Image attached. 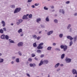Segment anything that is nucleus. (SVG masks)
I'll return each mask as SVG.
<instances>
[{"mask_svg":"<svg viewBox=\"0 0 77 77\" xmlns=\"http://www.w3.org/2000/svg\"><path fill=\"white\" fill-rule=\"evenodd\" d=\"M21 9V8H17L15 10L14 13H17L20 12Z\"/></svg>","mask_w":77,"mask_h":77,"instance_id":"nucleus-3","label":"nucleus"},{"mask_svg":"<svg viewBox=\"0 0 77 77\" xmlns=\"http://www.w3.org/2000/svg\"><path fill=\"white\" fill-rule=\"evenodd\" d=\"M31 55H32V57H34L35 56V55L34 54H31Z\"/></svg>","mask_w":77,"mask_h":77,"instance_id":"nucleus-28","label":"nucleus"},{"mask_svg":"<svg viewBox=\"0 0 77 77\" xmlns=\"http://www.w3.org/2000/svg\"><path fill=\"white\" fill-rule=\"evenodd\" d=\"M16 61L17 63H19V59L18 58H17L16 60Z\"/></svg>","mask_w":77,"mask_h":77,"instance_id":"nucleus-33","label":"nucleus"},{"mask_svg":"<svg viewBox=\"0 0 77 77\" xmlns=\"http://www.w3.org/2000/svg\"><path fill=\"white\" fill-rule=\"evenodd\" d=\"M26 75L27 76L29 77H30V75H29V74L28 73H26Z\"/></svg>","mask_w":77,"mask_h":77,"instance_id":"nucleus-40","label":"nucleus"},{"mask_svg":"<svg viewBox=\"0 0 77 77\" xmlns=\"http://www.w3.org/2000/svg\"><path fill=\"white\" fill-rule=\"evenodd\" d=\"M71 26V25L70 24H69V26H68L67 27L68 29H69V28H70V27Z\"/></svg>","mask_w":77,"mask_h":77,"instance_id":"nucleus-39","label":"nucleus"},{"mask_svg":"<svg viewBox=\"0 0 77 77\" xmlns=\"http://www.w3.org/2000/svg\"><path fill=\"white\" fill-rule=\"evenodd\" d=\"M32 15L31 14H30L29 16V17L30 18H32Z\"/></svg>","mask_w":77,"mask_h":77,"instance_id":"nucleus-25","label":"nucleus"},{"mask_svg":"<svg viewBox=\"0 0 77 77\" xmlns=\"http://www.w3.org/2000/svg\"><path fill=\"white\" fill-rule=\"evenodd\" d=\"M46 20L47 21H49V19L48 18V17H47L46 19Z\"/></svg>","mask_w":77,"mask_h":77,"instance_id":"nucleus-21","label":"nucleus"},{"mask_svg":"<svg viewBox=\"0 0 77 77\" xmlns=\"http://www.w3.org/2000/svg\"><path fill=\"white\" fill-rule=\"evenodd\" d=\"M11 8H15V6L14 5H11Z\"/></svg>","mask_w":77,"mask_h":77,"instance_id":"nucleus-42","label":"nucleus"},{"mask_svg":"<svg viewBox=\"0 0 77 77\" xmlns=\"http://www.w3.org/2000/svg\"><path fill=\"white\" fill-rule=\"evenodd\" d=\"M1 23L2 24V26L3 27L5 26V25H6V23H5V21H2L1 22Z\"/></svg>","mask_w":77,"mask_h":77,"instance_id":"nucleus-8","label":"nucleus"},{"mask_svg":"<svg viewBox=\"0 0 77 77\" xmlns=\"http://www.w3.org/2000/svg\"><path fill=\"white\" fill-rule=\"evenodd\" d=\"M22 32V29H20L18 30V32L19 33H21Z\"/></svg>","mask_w":77,"mask_h":77,"instance_id":"nucleus-12","label":"nucleus"},{"mask_svg":"<svg viewBox=\"0 0 77 77\" xmlns=\"http://www.w3.org/2000/svg\"><path fill=\"white\" fill-rule=\"evenodd\" d=\"M51 7L52 9L54 8V7L53 6H52Z\"/></svg>","mask_w":77,"mask_h":77,"instance_id":"nucleus-55","label":"nucleus"},{"mask_svg":"<svg viewBox=\"0 0 77 77\" xmlns=\"http://www.w3.org/2000/svg\"><path fill=\"white\" fill-rule=\"evenodd\" d=\"M59 65H60V63H58L56 64V65L55 66V68H57V67H58V66H59Z\"/></svg>","mask_w":77,"mask_h":77,"instance_id":"nucleus-19","label":"nucleus"},{"mask_svg":"<svg viewBox=\"0 0 77 77\" xmlns=\"http://www.w3.org/2000/svg\"><path fill=\"white\" fill-rule=\"evenodd\" d=\"M11 63L12 64H13L14 63V62H13V61L11 62Z\"/></svg>","mask_w":77,"mask_h":77,"instance_id":"nucleus-59","label":"nucleus"},{"mask_svg":"<svg viewBox=\"0 0 77 77\" xmlns=\"http://www.w3.org/2000/svg\"><path fill=\"white\" fill-rule=\"evenodd\" d=\"M3 59H0V63H3Z\"/></svg>","mask_w":77,"mask_h":77,"instance_id":"nucleus-35","label":"nucleus"},{"mask_svg":"<svg viewBox=\"0 0 77 77\" xmlns=\"http://www.w3.org/2000/svg\"><path fill=\"white\" fill-rule=\"evenodd\" d=\"M67 38L68 39H69L70 40V41H72V39H73V38H72L71 36H68L67 37Z\"/></svg>","mask_w":77,"mask_h":77,"instance_id":"nucleus-5","label":"nucleus"},{"mask_svg":"<svg viewBox=\"0 0 77 77\" xmlns=\"http://www.w3.org/2000/svg\"><path fill=\"white\" fill-rule=\"evenodd\" d=\"M65 56V54H63L61 56V58L62 59H63Z\"/></svg>","mask_w":77,"mask_h":77,"instance_id":"nucleus-18","label":"nucleus"},{"mask_svg":"<svg viewBox=\"0 0 77 77\" xmlns=\"http://www.w3.org/2000/svg\"><path fill=\"white\" fill-rule=\"evenodd\" d=\"M41 32H42V31H39V34L41 33Z\"/></svg>","mask_w":77,"mask_h":77,"instance_id":"nucleus-58","label":"nucleus"},{"mask_svg":"<svg viewBox=\"0 0 77 77\" xmlns=\"http://www.w3.org/2000/svg\"><path fill=\"white\" fill-rule=\"evenodd\" d=\"M23 45V43L22 42H19L18 44V47H21Z\"/></svg>","mask_w":77,"mask_h":77,"instance_id":"nucleus-7","label":"nucleus"},{"mask_svg":"<svg viewBox=\"0 0 77 77\" xmlns=\"http://www.w3.org/2000/svg\"><path fill=\"white\" fill-rule=\"evenodd\" d=\"M44 8L45 10H48V8H46L45 6L44 7Z\"/></svg>","mask_w":77,"mask_h":77,"instance_id":"nucleus-38","label":"nucleus"},{"mask_svg":"<svg viewBox=\"0 0 77 77\" xmlns=\"http://www.w3.org/2000/svg\"><path fill=\"white\" fill-rule=\"evenodd\" d=\"M28 18L27 17L26 15H24L23 17V19H26Z\"/></svg>","mask_w":77,"mask_h":77,"instance_id":"nucleus-13","label":"nucleus"},{"mask_svg":"<svg viewBox=\"0 0 77 77\" xmlns=\"http://www.w3.org/2000/svg\"><path fill=\"white\" fill-rule=\"evenodd\" d=\"M37 52L38 53H40L41 52V51L40 50H37Z\"/></svg>","mask_w":77,"mask_h":77,"instance_id":"nucleus-27","label":"nucleus"},{"mask_svg":"<svg viewBox=\"0 0 77 77\" xmlns=\"http://www.w3.org/2000/svg\"><path fill=\"white\" fill-rule=\"evenodd\" d=\"M11 26H13V23H11Z\"/></svg>","mask_w":77,"mask_h":77,"instance_id":"nucleus-62","label":"nucleus"},{"mask_svg":"<svg viewBox=\"0 0 77 77\" xmlns=\"http://www.w3.org/2000/svg\"><path fill=\"white\" fill-rule=\"evenodd\" d=\"M71 60L70 58H66V61L67 63H69L71 62Z\"/></svg>","mask_w":77,"mask_h":77,"instance_id":"nucleus-4","label":"nucleus"},{"mask_svg":"<svg viewBox=\"0 0 77 77\" xmlns=\"http://www.w3.org/2000/svg\"><path fill=\"white\" fill-rule=\"evenodd\" d=\"M75 77H77V75H76L75 76Z\"/></svg>","mask_w":77,"mask_h":77,"instance_id":"nucleus-64","label":"nucleus"},{"mask_svg":"<svg viewBox=\"0 0 77 77\" xmlns=\"http://www.w3.org/2000/svg\"><path fill=\"white\" fill-rule=\"evenodd\" d=\"M29 66L31 67H32L33 66H35V65L34 63L32 64L31 63L29 64Z\"/></svg>","mask_w":77,"mask_h":77,"instance_id":"nucleus-9","label":"nucleus"},{"mask_svg":"<svg viewBox=\"0 0 77 77\" xmlns=\"http://www.w3.org/2000/svg\"><path fill=\"white\" fill-rule=\"evenodd\" d=\"M3 29V30H4V31H6V28H5V27Z\"/></svg>","mask_w":77,"mask_h":77,"instance_id":"nucleus-41","label":"nucleus"},{"mask_svg":"<svg viewBox=\"0 0 77 77\" xmlns=\"http://www.w3.org/2000/svg\"><path fill=\"white\" fill-rule=\"evenodd\" d=\"M52 33H53V31H51L49 32H48L47 33V34L48 35H51V34H52Z\"/></svg>","mask_w":77,"mask_h":77,"instance_id":"nucleus-10","label":"nucleus"},{"mask_svg":"<svg viewBox=\"0 0 77 77\" xmlns=\"http://www.w3.org/2000/svg\"><path fill=\"white\" fill-rule=\"evenodd\" d=\"M72 44H73V42H72L71 41L70 42L69 46H71V45H72Z\"/></svg>","mask_w":77,"mask_h":77,"instance_id":"nucleus-36","label":"nucleus"},{"mask_svg":"<svg viewBox=\"0 0 77 77\" xmlns=\"http://www.w3.org/2000/svg\"><path fill=\"white\" fill-rule=\"evenodd\" d=\"M53 45H56V44L55 43H53Z\"/></svg>","mask_w":77,"mask_h":77,"instance_id":"nucleus-52","label":"nucleus"},{"mask_svg":"<svg viewBox=\"0 0 77 77\" xmlns=\"http://www.w3.org/2000/svg\"><path fill=\"white\" fill-rule=\"evenodd\" d=\"M63 35L62 34H60L59 35V37L60 38H61L62 37H63Z\"/></svg>","mask_w":77,"mask_h":77,"instance_id":"nucleus-26","label":"nucleus"},{"mask_svg":"<svg viewBox=\"0 0 77 77\" xmlns=\"http://www.w3.org/2000/svg\"><path fill=\"white\" fill-rule=\"evenodd\" d=\"M19 23H20L23 21V20H22L20 19L19 20Z\"/></svg>","mask_w":77,"mask_h":77,"instance_id":"nucleus-29","label":"nucleus"},{"mask_svg":"<svg viewBox=\"0 0 77 77\" xmlns=\"http://www.w3.org/2000/svg\"><path fill=\"white\" fill-rule=\"evenodd\" d=\"M5 38H6V39H9V36H8V35H6L5 36Z\"/></svg>","mask_w":77,"mask_h":77,"instance_id":"nucleus-22","label":"nucleus"},{"mask_svg":"<svg viewBox=\"0 0 77 77\" xmlns=\"http://www.w3.org/2000/svg\"><path fill=\"white\" fill-rule=\"evenodd\" d=\"M19 55L20 56H21L22 55V54H21V53H19Z\"/></svg>","mask_w":77,"mask_h":77,"instance_id":"nucleus-53","label":"nucleus"},{"mask_svg":"<svg viewBox=\"0 0 77 77\" xmlns=\"http://www.w3.org/2000/svg\"><path fill=\"white\" fill-rule=\"evenodd\" d=\"M71 30H72L71 29H70V32H71Z\"/></svg>","mask_w":77,"mask_h":77,"instance_id":"nucleus-60","label":"nucleus"},{"mask_svg":"<svg viewBox=\"0 0 77 77\" xmlns=\"http://www.w3.org/2000/svg\"><path fill=\"white\" fill-rule=\"evenodd\" d=\"M23 33H21V34H20V36H23Z\"/></svg>","mask_w":77,"mask_h":77,"instance_id":"nucleus-48","label":"nucleus"},{"mask_svg":"<svg viewBox=\"0 0 77 77\" xmlns=\"http://www.w3.org/2000/svg\"><path fill=\"white\" fill-rule=\"evenodd\" d=\"M51 47H49L47 48L48 50H51Z\"/></svg>","mask_w":77,"mask_h":77,"instance_id":"nucleus-20","label":"nucleus"},{"mask_svg":"<svg viewBox=\"0 0 77 77\" xmlns=\"http://www.w3.org/2000/svg\"><path fill=\"white\" fill-rule=\"evenodd\" d=\"M77 36H75L74 38V41H76L77 39Z\"/></svg>","mask_w":77,"mask_h":77,"instance_id":"nucleus-32","label":"nucleus"},{"mask_svg":"<svg viewBox=\"0 0 77 77\" xmlns=\"http://www.w3.org/2000/svg\"><path fill=\"white\" fill-rule=\"evenodd\" d=\"M60 66H63V64H61L60 65Z\"/></svg>","mask_w":77,"mask_h":77,"instance_id":"nucleus-56","label":"nucleus"},{"mask_svg":"<svg viewBox=\"0 0 77 77\" xmlns=\"http://www.w3.org/2000/svg\"><path fill=\"white\" fill-rule=\"evenodd\" d=\"M28 60L29 62H31L32 61V59L31 58H29L28 59Z\"/></svg>","mask_w":77,"mask_h":77,"instance_id":"nucleus-30","label":"nucleus"},{"mask_svg":"<svg viewBox=\"0 0 77 77\" xmlns=\"http://www.w3.org/2000/svg\"><path fill=\"white\" fill-rule=\"evenodd\" d=\"M28 15H29V14H26V15H25V16H26V17H27V16H28Z\"/></svg>","mask_w":77,"mask_h":77,"instance_id":"nucleus-61","label":"nucleus"},{"mask_svg":"<svg viewBox=\"0 0 77 77\" xmlns=\"http://www.w3.org/2000/svg\"><path fill=\"white\" fill-rule=\"evenodd\" d=\"M41 20V19L40 18H38L37 19L36 21L37 23H38L39 21Z\"/></svg>","mask_w":77,"mask_h":77,"instance_id":"nucleus-15","label":"nucleus"},{"mask_svg":"<svg viewBox=\"0 0 77 77\" xmlns=\"http://www.w3.org/2000/svg\"><path fill=\"white\" fill-rule=\"evenodd\" d=\"M38 46L37 47V48L38 49H42L43 48V47L42 46Z\"/></svg>","mask_w":77,"mask_h":77,"instance_id":"nucleus-11","label":"nucleus"},{"mask_svg":"<svg viewBox=\"0 0 77 77\" xmlns=\"http://www.w3.org/2000/svg\"><path fill=\"white\" fill-rule=\"evenodd\" d=\"M44 57V54H42L41 56V58H43Z\"/></svg>","mask_w":77,"mask_h":77,"instance_id":"nucleus-43","label":"nucleus"},{"mask_svg":"<svg viewBox=\"0 0 77 77\" xmlns=\"http://www.w3.org/2000/svg\"><path fill=\"white\" fill-rule=\"evenodd\" d=\"M70 2L69 1H67L66 2V3L67 4H69V3Z\"/></svg>","mask_w":77,"mask_h":77,"instance_id":"nucleus-45","label":"nucleus"},{"mask_svg":"<svg viewBox=\"0 0 77 77\" xmlns=\"http://www.w3.org/2000/svg\"><path fill=\"white\" fill-rule=\"evenodd\" d=\"M32 1V0H28L27 1V2H31Z\"/></svg>","mask_w":77,"mask_h":77,"instance_id":"nucleus-44","label":"nucleus"},{"mask_svg":"<svg viewBox=\"0 0 77 77\" xmlns=\"http://www.w3.org/2000/svg\"><path fill=\"white\" fill-rule=\"evenodd\" d=\"M54 21L55 23H57V22H58V21L56 19H55L54 20Z\"/></svg>","mask_w":77,"mask_h":77,"instance_id":"nucleus-37","label":"nucleus"},{"mask_svg":"<svg viewBox=\"0 0 77 77\" xmlns=\"http://www.w3.org/2000/svg\"><path fill=\"white\" fill-rule=\"evenodd\" d=\"M32 7L33 8H35V6L34 5H32Z\"/></svg>","mask_w":77,"mask_h":77,"instance_id":"nucleus-51","label":"nucleus"},{"mask_svg":"<svg viewBox=\"0 0 77 77\" xmlns=\"http://www.w3.org/2000/svg\"><path fill=\"white\" fill-rule=\"evenodd\" d=\"M48 77H50L49 75H48Z\"/></svg>","mask_w":77,"mask_h":77,"instance_id":"nucleus-63","label":"nucleus"},{"mask_svg":"<svg viewBox=\"0 0 77 77\" xmlns=\"http://www.w3.org/2000/svg\"><path fill=\"white\" fill-rule=\"evenodd\" d=\"M40 38V37L38 36L37 37V40H39V39Z\"/></svg>","mask_w":77,"mask_h":77,"instance_id":"nucleus-46","label":"nucleus"},{"mask_svg":"<svg viewBox=\"0 0 77 77\" xmlns=\"http://www.w3.org/2000/svg\"><path fill=\"white\" fill-rule=\"evenodd\" d=\"M35 60H38V58H37V57H35Z\"/></svg>","mask_w":77,"mask_h":77,"instance_id":"nucleus-47","label":"nucleus"},{"mask_svg":"<svg viewBox=\"0 0 77 77\" xmlns=\"http://www.w3.org/2000/svg\"><path fill=\"white\" fill-rule=\"evenodd\" d=\"M15 58V57H12V59L13 60Z\"/></svg>","mask_w":77,"mask_h":77,"instance_id":"nucleus-50","label":"nucleus"},{"mask_svg":"<svg viewBox=\"0 0 77 77\" xmlns=\"http://www.w3.org/2000/svg\"><path fill=\"white\" fill-rule=\"evenodd\" d=\"M38 5V4H35V6H37Z\"/></svg>","mask_w":77,"mask_h":77,"instance_id":"nucleus-54","label":"nucleus"},{"mask_svg":"<svg viewBox=\"0 0 77 77\" xmlns=\"http://www.w3.org/2000/svg\"><path fill=\"white\" fill-rule=\"evenodd\" d=\"M43 45V43H41L39 45V46H41L42 45Z\"/></svg>","mask_w":77,"mask_h":77,"instance_id":"nucleus-34","label":"nucleus"},{"mask_svg":"<svg viewBox=\"0 0 77 77\" xmlns=\"http://www.w3.org/2000/svg\"><path fill=\"white\" fill-rule=\"evenodd\" d=\"M32 36L34 39H36L37 38V36L36 35H32Z\"/></svg>","mask_w":77,"mask_h":77,"instance_id":"nucleus-16","label":"nucleus"},{"mask_svg":"<svg viewBox=\"0 0 77 77\" xmlns=\"http://www.w3.org/2000/svg\"><path fill=\"white\" fill-rule=\"evenodd\" d=\"M9 41H10V42L11 43H14V42L13 41L11 40V39H9Z\"/></svg>","mask_w":77,"mask_h":77,"instance_id":"nucleus-24","label":"nucleus"},{"mask_svg":"<svg viewBox=\"0 0 77 77\" xmlns=\"http://www.w3.org/2000/svg\"><path fill=\"white\" fill-rule=\"evenodd\" d=\"M72 72L73 74H76V75H77V72H76V70L75 69H74L72 70Z\"/></svg>","mask_w":77,"mask_h":77,"instance_id":"nucleus-6","label":"nucleus"},{"mask_svg":"<svg viewBox=\"0 0 77 77\" xmlns=\"http://www.w3.org/2000/svg\"><path fill=\"white\" fill-rule=\"evenodd\" d=\"M60 48L62 49H63V48L64 51H66L67 49V46L65 45H61L60 46Z\"/></svg>","mask_w":77,"mask_h":77,"instance_id":"nucleus-2","label":"nucleus"},{"mask_svg":"<svg viewBox=\"0 0 77 77\" xmlns=\"http://www.w3.org/2000/svg\"><path fill=\"white\" fill-rule=\"evenodd\" d=\"M20 23L19 22H17V25H19V24Z\"/></svg>","mask_w":77,"mask_h":77,"instance_id":"nucleus-49","label":"nucleus"},{"mask_svg":"<svg viewBox=\"0 0 77 77\" xmlns=\"http://www.w3.org/2000/svg\"><path fill=\"white\" fill-rule=\"evenodd\" d=\"M75 16H76L77 15V13H75V14H74Z\"/></svg>","mask_w":77,"mask_h":77,"instance_id":"nucleus-57","label":"nucleus"},{"mask_svg":"<svg viewBox=\"0 0 77 77\" xmlns=\"http://www.w3.org/2000/svg\"><path fill=\"white\" fill-rule=\"evenodd\" d=\"M48 62V61L47 60H45L44 61H42V60H41L40 63L39 64V66H41L42 65L43 63H45L46 64H47Z\"/></svg>","mask_w":77,"mask_h":77,"instance_id":"nucleus-1","label":"nucleus"},{"mask_svg":"<svg viewBox=\"0 0 77 77\" xmlns=\"http://www.w3.org/2000/svg\"><path fill=\"white\" fill-rule=\"evenodd\" d=\"M1 38L2 39H5V35H2Z\"/></svg>","mask_w":77,"mask_h":77,"instance_id":"nucleus-14","label":"nucleus"},{"mask_svg":"<svg viewBox=\"0 0 77 77\" xmlns=\"http://www.w3.org/2000/svg\"><path fill=\"white\" fill-rule=\"evenodd\" d=\"M0 33H3V29H0Z\"/></svg>","mask_w":77,"mask_h":77,"instance_id":"nucleus-31","label":"nucleus"},{"mask_svg":"<svg viewBox=\"0 0 77 77\" xmlns=\"http://www.w3.org/2000/svg\"><path fill=\"white\" fill-rule=\"evenodd\" d=\"M59 11L61 12L62 11V13L64 14V11L63 10H60Z\"/></svg>","mask_w":77,"mask_h":77,"instance_id":"nucleus-23","label":"nucleus"},{"mask_svg":"<svg viewBox=\"0 0 77 77\" xmlns=\"http://www.w3.org/2000/svg\"><path fill=\"white\" fill-rule=\"evenodd\" d=\"M33 46L34 47H36L37 46L36 43H35L33 44Z\"/></svg>","mask_w":77,"mask_h":77,"instance_id":"nucleus-17","label":"nucleus"}]
</instances>
